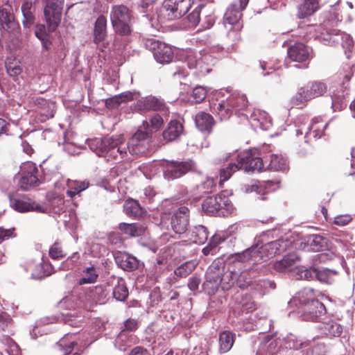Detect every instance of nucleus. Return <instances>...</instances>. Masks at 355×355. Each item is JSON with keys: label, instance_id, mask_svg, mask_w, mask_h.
I'll return each mask as SVG.
<instances>
[{"label": "nucleus", "instance_id": "4c0bfd02", "mask_svg": "<svg viewBox=\"0 0 355 355\" xmlns=\"http://www.w3.org/2000/svg\"><path fill=\"white\" fill-rule=\"evenodd\" d=\"M309 340H302L291 334L284 339V346L290 349H300L309 346Z\"/></svg>", "mask_w": 355, "mask_h": 355}, {"label": "nucleus", "instance_id": "09e8293b", "mask_svg": "<svg viewBox=\"0 0 355 355\" xmlns=\"http://www.w3.org/2000/svg\"><path fill=\"white\" fill-rule=\"evenodd\" d=\"M6 71L10 76L17 77L21 73L20 62L16 59H7L5 62Z\"/></svg>", "mask_w": 355, "mask_h": 355}, {"label": "nucleus", "instance_id": "052dcab7", "mask_svg": "<svg viewBox=\"0 0 355 355\" xmlns=\"http://www.w3.org/2000/svg\"><path fill=\"white\" fill-rule=\"evenodd\" d=\"M161 261H158L157 263L153 265L149 270L147 276L149 279L153 281H157V279L161 276L163 268L161 266Z\"/></svg>", "mask_w": 355, "mask_h": 355}, {"label": "nucleus", "instance_id": "bf43d9fd", "mask_svg": "<svg viewBox=\"0 0 355 355\" xmlns=\"http://www.w3.org/2000/svg\"><path fill=\"white\" fill-rule=\"evenodd\" d=\"M298 275L300 279L309 281L313 280L315 279V276H317V269L313 268H302L298 270Z\"/></svg>", "mask_w": 355, "mask_h": 355}, {"label": "nucleus", "instance_id": "39448f33", "mask_svg": "<svg viewBox=\"0 0 355 355\" xmlns=\"http://www.w3.org/2000/svg\"><path fill=\"white\" fill-rule=\"evenodd\" d=\"M225 272V264L220 261H214L208 268L205 281L202 284L204 291L209 295H214L221 286L222 276Z\"/></svg>", "mask_w": 355, "mask_h": 355}, {"label": "nucleus", "instance_id": "7c9ffc66", "mask_svg": "<svg viewBox=\"0 0 355 355\" xmlns=\"http://www.w3.org/2000/svg\"><path fill=\"white\" fill-rule=\"evenodd\" d=\"M107 19L105 17L101 15L98 17L94 24V41L96 44L103 42L106 35Z\"/></svg>", "mask_w": 355, "mask_h": 355}, {"label": "nucleus", "instance_id": "dca6fc26", "mask_svg": "<svg viewBox=\"0 0 355 355\" xmlns=\"http://www.w3.org/2000/svg\"><path fill=\"white\" fill-rule=\"evenodd\" d=\"M19 28V24L15 19L12 7L6 4L0 7V31L13 33Z\"/></svg>", "mask_w": 355, "mask_h": 355}, {"label": "nucleus", "instance_id": "ea45409f", "mask_svg": "<svg viewBox=\"0 0 355 355\" xmlns=\"http://www.w3.org/2000/svg\"><path fill=\"white\" fill-rule=\"evenodd\" d=\"M308 245L310 249L314 252L323 250L327 245V240L318 234H312L308 237Z\"/></svg>", "mask_w": 355, "mask_h": 355}, {"label": "nucleus", "instance_id": "6e6552de", "mask_svg": "<svg viewBox=\"0 0 355 355\" xmlns=\"http://www.w3.org/2000/svg\"><path fill=\"white\" fill-rule=\"evenodd\" d=\"M146 49L153 52L155 60L160 64H168L174 58L172 47L155 38L147 39L145 42Z\"/></svg>", "mask_w": 355, "mask_h": 355}, {"label": "nucleus", "instance_id": "cd10ccee", "mask_svg": "<svg viewBox=\"0 0 355 355\" xmlns=\"http://www.w3.org/2000/svg\"><path fill=\"white\" fill-rule=\"evenodd\" d=\"M183 132V125L178 120H171L162 132L164 140L172 141L178 139Z\"/></svg>", "mask_w": 355, "mask_h": 355}, {"label": "nucleus", "instance_id": "7ed1b4c3", "mask_svg": "<svg viewBox=\"0 0 355 355\" xmlns=\"http://www.w3.org/2000/svg\"><path fill=\"white\" fill-rule=\"evenodd\" d=\"M202 208L209 215L218 214L223 216L232 214L234 211L231 200L223 193L207 197L203 201Z\"/></svg>", "mask_w": 355, "mask_h": 355}, {"label": "nucleus", "instance_id": "6e6d98bb", "mask_svg": "<svg viewBox=\"0 0 355 355\" xmlns=\"http://www.w3.org/2000/svg\"><path fill=\"white\" fill-rule=\"evenodd\" d=\"M12 319L6 312L0 311V329L9 331L12 327Z\"/></svg>", "mask_w": 355, "mask_h": 355}, {"label": "nucleus", "instance_id": "a878e982", "mask_svg": "<svg viewBox=\"0 0 355 355\" xmlns=\"http://www.w3.org/2000/svg\"><path fill=\"white\" fill-rule=\"evenodd\" d=\"M316 295L314 289L311 288H304L300 291L291 300L290 304L302 306L315 300Z\"/></svg>", "mask_w": 355, "mask_h": 355}, {"label": "nucleus", "instance_id": "680f3d73", "mask_svg": "<svg viewBox=\"0 0 355 355\" xmlns=\"http://www.w3.org/2000/svg\"><path fill=\"white\" fill-rule=\"evenodd\" d=\"M164 120L162 117L158 114H155L150 118V123H148V129L151 130L152 133L153 130H158L162 126Z\"/></svg>", "mask_w": 355, "mask_h": 355}, {"label": "nucleus", "instance_id": "393cba45", "mask_svg": "<svg viewBox=\"0 0 355 355\" xmlns=\"http://www.w3.org/2000/svg\"><path fill=\"white\" fill-rule=\"evenodd\" d=\"M23 15L22 25L26 28H31L35 22V7L32 1H23L21 7Z\"/></svg>", "mask_w": 355, "mask_h": 355}, {"label": "nucleus", "instance_id": "72a5a7b5", "mask_svg": "<svg viewBox=\"0 0 355 355\" xmlns=\"http://www.w3.org/2000/svg\"><path fill=\"white\" fill-rule=\"evenodd\" d=\"M134 336L130 332L121 331L115 340V346L120 351H126L134 343Z\"/></svg>", "mask_w": 355, "mask_h": 355}, {"label": "nucleus", "instance_id": "b1692460", "mask_svg": "<svg viewBox=\"0 0 355 355\" xmlns=\"http://www.w3.org/2000/svg\"><path fill=\"white\" fill-rule=\"evenodd\" d=\"M265 166V168L270 171L286 172L288 170L287 159L281 155H270L266 159Z\"/></svg>", "mask_w": 355, "mask_h": 355}, {"label": "nucleus", "instance_id": "473e14b6", "mask_svg": "<svg viewBox=\"0 0 355 355\" xmlns=\"http://www.w3.org/2000/svg\"><path fill=\"white\" fill-rule=\"evenodd\" d=\"M72 334H67L62 338L57 343L56 348L58 351L62 353V355H68L72 352L77 343L71 339Z\"/></svg>", "mask_w": 355, "mask_h": 355}, {"label": "nucleus", "instance_id": "c756f323", "mask_svg": "<svg viewBox=\"0 0 355 355\" xmlns=\"http://www.w3.org/2000/svg\"><path fill=\"white\" fill-rule=\"evenodd\" d=\"M298 257L295 254H289L282 260L274 263V268L279 272H286L291 270L295 266Z\"/></svg>", "mask_w": 355, "mask_h": 355}, {"label": "nucleus", "instance_id": "3c124183", "mask_svg": "<svg viewBox=\"0 0 355 355\" xmlns=\"http://www.w3.org/2000/svg\"><path fill=\"white\" fill-rule=\"evenodd\" d=\"M128 294V290L123 281L119 282L114 287L113 296L118 301L125 300Z\"/></svg>", "mask_w": 355, "mask_h": 355}, {"label": "nucleus", "instance_id": "864d4df0", "mask_svg": "<svg viewBox=\"0 0 355 355\" xmlns=\"http://www.w3.org/2000/svg\"><path fill=\"white\" fill-rule=\"evenodd\" d=\"M236 279V286L242 289L247 288L252 282V277L248 270H243L239 274L238 273Z\"/></svg>", "mask_w": 355, "mask_h": 355}, {"label": "nucleus", "instance_id": "f8f14e48", "mask_svg": "<svg viewBox=\"0 0 355 355\" xmlns=\"http://www.w3.org/2000/svg\"><path fill=\"white\" fill-rule=\"evenodd\" d=\"M10 205L19 212L37 211L44 213L46 209L29 198L19 195H10Z\"/></svg>", "mask_w": 355, "mask_h": 355}, {"label": "nucleus", "instance_id": "5fc2aeb1", "mask_svg": "<svg viewBox=\"0 0 355 355\" xmlns=\"http://www.w3.org/2000/svg\"><path fill=\"white\" fill-rule=\"evenodd\" d=\"M207 96V92L202 87H196L193 89L190 97L192 103H199L202 102Z\"/></svg>", "mask_w": 355, "mask_h": 355}, {"label": "nucleus", "instance_id": "4be33fe9", "mask_svg": "<svg viewBox=\"0 0 355 355\" xmlns=\"http://www.w3.org/2000/svg\"><path fill=\"white\" fill-rule=\"evenodd\" d=\"M208 60V56L202 57L200 54L199 56L192 51L187 53L186 57V62L190 69H198L200 73H209V69L205 65V61Z\"/></svg>", "mask_w": 355, "mask_h": 355}, {"label": "nucleus", "instance_id": "e2e57ef3", "mask_svg": "<svg viewBox=\"0 0 355 355\" xmlns=\"http://www.w3.org/2000/svg\"><path fill=\"white\" fill-rule=\"evenodd\" d=\"M205 6L203 4L198 5L193 11L187 16L188 21L191 26H196L199 23L200 11Z\"/></svg>", "mask_w": 355, "mask_h": 355}, {"label": "nucleus", "instance_id": "f704fd0d", "mask_svg": "<svg viewBox=\"0 0 355 355\" xmlns=\"http://www.w3.org/2000/svg\"><path fill=\"white\" fill-rule=\"evenodd\" d=\"M234 342V334L230 331H224L219 335V352L226 353L233 346Z\"/></svg>", "mask_w": 355, "mask_h": 355}, {"label": "nucleus", "instance_id": "338daca9", "mask_svg": "<svg viewBox=\"0 0 355 355\" xmlns=\"http://www.w3.org/2000/svg\"><path fill=\"white\" fill-rule=\"evenodd\" d=\"M15 228L6 229L0 227V242L16 236Z\"/></svg>", "mask_w": 355, "mask_h": 355}, {"label": "nucleus", "instance_id": "58836bf2", "mask_svg": "<svg viewBox=\"0 0 355 355\" xmlns=\"http://www.w3.org/2000/svg\"><path fill=\"white\" fill-rule=\"evenodd\" d=\"M110 145L108 138L103 139L100 138H94L88 140V146L89 148L96 153L99 157H103L105 155L104 150L106 149V146Z\"/></svg>", "mask_w": 355, "mask_h": 355}, {"label": "nucleus", "instance_id": "9b49d317", "mask_svg": "<svg viewBox=\"0 0 355 355\" xmlns=\"http://www.w3.org/2000/svg\"><path fill=\"white\" fill-rule=\"evenodd\" d=\"M239 162L241 169L247 172H259L265 169V161L260 157L257 149H251L243 153Z\"/></svg>", "mask_w": 355, "mask_h": 355}, {"label": "nucleus", "instance_id": "f257e3e1", "mask_svg": "<svg viewBox=\"0 0 355 355\" xmlns=\"http://www.w3.org/2000/svg\"><path fill=\"white\" fill-rule=\"evenodd\" d=\"M291 245V241L287 239H279L266 244L258 242L243 252L237 254L236 260L239 262H250L252 265L259 264L284 252Z\"/></svg>", "mask_w": 355, "mask_h": 355}, {"label": "nucleus", "instance_id": "f3484780", "mask_svg": "<svg viewBox=\"0 0 355 355\" xmlns=\"http://www.w3.org/2000/svg\"><path fill=\"white\" fill-rule=\"evenodd\" d=\"M164 108L165 103L164 101L153 96L139 99L131 105V110L137 112L148 110H163Z\"/></svg>", "mask_w": 355, "mask_h": 355}, {"label": "nucleus", "instance_id": "e433bc0d", "mask_svg": "<svg viewBox=\"0 0 355 355\" xmlns=\"http://www.w3.org/2000/svg\"><path fill=\"white\" fill-rule=\"evenodd\" d=\"M278 343L268 336L265 338L257 355H274L278 351Z\"/></svg>", "mask_w": 355, "mask_h": 355}, {"label": "nucleus", "instance_id": "9d476101", "mask_svg": "<svg viewBox=\"0 0 355 355\" xmlns=\"http://www.w3.org/2000/svg\"><path fill=\"white\" fill-rule=\"evenodd\" d=\"M191 6V0H166L162 12L168 20H174L186 14Z\"/></svg>", "mask_w": 355, "mask_h": 355}, {"label": "nucleus", "instance_id": "a19ab883", "mask_svg": "<svg viewBox=\"0 0 355 355\" xmlns=\"http://www.w3.org/2000/svg\"><path fill=\"white\" fill-rule=\"evenodd\" d=\"M250 119L259 123L261 128H267L268 124L271 122V119L268 113L259 109L254 110L250 115Z\"/></svg>", "mask_w": 355, "mask_h": 355}, {"label": "nucleus", "instance_id": "aec40b11", "mask_svg": "<svg viewBox=\"0 0 355 355\" xmlns=\"http://www.w3.org/2000/svg\"><path fill=\"white\" fill-rule=\"evenodd\" d=\"M106 297L107 293L102 286L89 287L85 293L86 308L98 303L104 304Z\"/></svg>", "mask_w": 355, "mask_h": 355}, {"label": "nucleus", "instance_id": "c9c22d12", "mask_svg": "<svg viewBox=\"0 0 355 355\" xmlns=\"http://www.w3.org/2000/svg\"><path fill=\"white\" fill-rule=\"evenodd\" d=\"M319 8V0H304L299 7L298 17L303 19L313 15Z\"/></svg>", "mask_w": 355, "mask_h": 355}, {"label": "nucleus", "instance_id": "c85d7f7f", "mask_svg": "<svg viewBox=\"0 0 355 355\" xmlns=\"http://www.w3.org/2000/svg\"><path fill=\"white\" fill-rule=\"evenodd\" d=\"M123 211L126 215L135 218L145 215V209L139 205L138 201L133 199L126 200L123 205Z\"/></svg>", "mask_w": 355, "mask_h": 355}, {"label": "nucleus", "instance_id": "0e129e2a", "mask_svg": "<svg viewBox=\"0 0 355 355\" xmlns=\"http://www.w3.org/2000/svg\"><path fill=\"white\" fill-rule=\"evenodd\" d=\"M306 94L302 92V88L299 89L297 93L291 98V104L293 106H302L306 102L310 101L309 98H305Z\"/></svg>", "mask_w": 355, "mask_h": 355}, {"label": "nucleus", "instance_id": "4d7b16f0", "mask_svg": "<svg viewBox=\"0 0 355 355\" xmlns=\"http://www.w3.org/2000/svg\"><path fill=\"white\" fill-rule=\"evenodd\" d=\"M336 274V272L335 271L327 268L322 270L317 269V276H315V279L322 282L329 283L331 280L332 277Z\"/></svg>", "mask_w": 355, "mask_h": 355}, {"label": "nucleus", "instance_id": "603ef678", "mask_svg": "<svg viewBox=\"0 0 355 355\" xmlns=\"http://www.w3.org/2000/svg\"><path fill=\"white\" fill-rule=\"evenodd\" d=\"M38 103L44 105V107H42L40 111L42 115L45 116L46 119H51L54 116L55 104L53 102L44 99H39Z\"/></svg>", "mask_w": 355, "mask_h": 355}, {"label": "nucleus", "instance_id": "c03bdc74", "mask_svg": "<svg viewBox=\"0 0 355 355\" xmlns=\"http://www.w3.org/2000/svg\"><path fill=\"white\" fill-rule=\"evenodd\" d=\"M191 236L194 243L203 244L208 239V230L203 225L196 226L192 230Z\"/></svg>", "mask_w": 355, "mask_h": 355}, {"label": "nucleus", "instance_id": "423d86ee", "mask_svg": "<svg viewBox=\"0 0 355 355\" xmlns=\"http://www.w3.org/2000/svg\"><path fill=\"white\" fill-rule=\"evenodd\" d=\"M248 105V101L245 95L234 93L219 103L216 110L221 119H227L230 116L234 110H243L246 108Z\"/></svg>", "mask_w": 355, "mask_h": 355}, {"label": "nucleus", "instance_id": "49530a36", "mask_svg": "<svg viewBox=\"0 0 355 355\" xmlns=\"http://www.w3.org/2000/svg\"><path fill=\"white\" fill-rule=\"evenodd\" d=\"M238 276V272L234 270H230L228 272H224L222 276L221 288L223 291L230 290L236 284V278Z\"/></svg>", "mask_w": 355, "mask_h": 355}, {"label": "nucleus", "instance_id": "4468645a", "mask_svg": "<svg viewBox=\"0 0 355 355\" xmlns=\"http://www.w3.org/2000/svg\"><path fill=\"white\" fill-rule=\"evenodd\" d=\"M299 313L304 320L316 321L326 313V308L323 303L316 299L309 304L299 306Z\"/></svg>", "mask_w": 355, "mask_h": 355}, {"label": "nucleus", "instance_id": "774afa93", "mask_svg": "<svg viewBox=\"0 0 355 355\" xmlns=\"http://www.w3.org/2000/svg\"><path fill=\"white\" fill-rule=\"evenodd\" d=\"M329 334L332 336H340L342 331V327L337 323L328 324L327 327Z\"/></svg>", "mask_w": 355, "mask_h": 355}, {"label": "nucleus", "instance_id": "2eb2a0df", "mask_svg": "<svg viewBox=\"0 0 355 355\" xmlns=\"http://www.w3.org/2000/svg\"><path fill=\"white\" fill-rule=\"evenodd\" d=\"M110 145L106 146L105 155L107 160L114 159L115 160H121L127 157L128 149L126 143L120 141V139L108 138Z\"/></svg>", "mask_w": 355, "mask_h": 355}, {"label": "nucleus", "instance_id": "69168bd1", "mask_svg": "<svg viewBox=\"0 0 355 355\" xmlns=\"http://www.w3.org/2000/svg\"><path fill=\"white\" fill-rule=\"evenodd\" d=\"M215 187L216 183L214 180L209 178H207L200 186H198L199 189H200L203 193L211 192Z\"/></svg>", "mask_w": 355, "mask_h": 355}, {"label": "nucleus", "instance_id": "a211bd4d", "mask_svg": "<svg viewBox=\"0 0 355 355\" xmlns=\"http://www.w3.org/2000/svg\"><path fill=\"white\" fill-rule=\"evenodd\" d=\"M288 58L293 62H305L311 57L312 49L298 42L291 46L287 51Z\"/></svg>", "mask_w": 355, "mask_h": 355}, {"label": "nucleus", "instance_id": "2f4dec72", "mask_svg": "<svg viewBox=\"0 0 355 355\" xmlns=\"http://www.w3.org/2000/svg\"><path fill=\"white\" fill-rule=\"evenodd\" d=\"M119 230L123 234L132 237L141 236L145 231V228L140 224L125 223H120Z\"/></svg>", "mask_w": 355, "mask_h": 355}, {"label": "nucleus", "instance_id": "5701e85b", "mask_svg": "<svg viewBox=\"0 0 355 355\" xmlns=\"http://www.w3.org/2000/svg\"><path fill=\"white\" fill-rule=\"evenodd\" d=\"M302 88V92L306 94L305 98L309 100L322 96L327 90V85L320 81L309 83Z\"/></svg>", "mask_w": 355, "mask_h": 355}, {"label": "nucleus", "instance_id": "f03ea898", "mask_svg": "<svg viewBox=\"0 0 355 355\" xmlns=\"http://www.w3.org/2000/svg\"><path fill=\"white\" fill-rule=\"evenodd\" d=\"M151 130L148 129V122L144 121L142 126L132 136L126 144L127 149L131 155L144 153L150 146Z\"/></svg>", "mask_w": 355, "mask_h": 355}, {"label": "nucleus", "instance_id": "13d9d810", "mask_svg": "<svg viewBox=\"0 0 355 355\" xmlns=\"http://www.w3.org/2000/svg\"><path fill=\"white\" fill-rule=\"evenodd\" d=\"M49 256L53 259H59L65 257V253L58 242H55L50 248L49 252Z\"/></svg>", "mask_w": 355, "mask_h": 355}, {"label": "nucleus", "instance_id": "20e7f679", "mask_svg": "<svg viewBox=\"0 0 355 355\" xmlns=\"http://www.w3.org/2000/svg\"><path fill=\"white\" fill-rule=\"evenodd\" d=\"M131 19V12L126 6L119 5L112 7L110 19L116 33L120 35H128L130 34Z\"/></svg>", "mask_w": 355, "mask_h": 355}, {"label": "nucleus", "instance_id": "6ab92c4d", "mask_svg": "<svg viewBox=\"0 0 355 355\" xmlns=\"http://www.w3.org/2000/svg\"><path fill=\"white\" fill-rule=\"evenodd\" d=\"M192 165L188 162H171L167 164L164 171L166 179L178 178L191 169Z\"/></svg>", "mask_w": 355, "mask_h": 355}, {"label": "nucleus", "instance_id": "bb28decb", "mask_svg": "<svg viewBox=\"0 0 355 355\" xmlns=\"http://www.w3.org/2000/svg\"><path fill=\"white\" fill-rule=\"evenodd\" d=\"M116 264L123 270L133 271L137 269L139 261L132 255L126 253H118L115 257Z\"/></svg>", "mask_w": 355, "mask_h": 355}, {"label": "nucleus", "instance_id": "79ce46f5", "mask_svg": "<svg viewBox=\"0 0 355 355\" xmlns=\"http://www.w3.org/2000/svg\"><path fill=\"white\" fill-rule=\"evenodd\" d=\"M225 241L223 236L220 234H214L208 245L202 249V253L204 255L207 256L209 254H214L216 252V248L218 245Z\"/></svg>", "mask_w": 355, "mask_h": 355}, {"label": "nucleus", "instance_id": "0eeeda50", "mask_svg": "<svg viewBox=\"0 0 355 355\" xmlns=\"http://www.w3.org/2000/svg\"><path fill=\"white\" fill-rule=\"evenodd\" d=\"M38 173V168L34 163L27 162L22 164L17 175L18 184L20 188L23 190H28L38 186L40 184Z\"/></svg>", "mask_w": 355, "mask_h": 355}, {"label": "nucleus", "instance_id": "de8ad7c7", "mask_svg": "<svg viewBox=\"0 0 355 355\" xmlns=\"http://www.w3.org/2000/svg\"><path fill=\"white\" fill-rule=\"evenodd\" d=\"M241 169L239 162L236 164L230 163L226 167L220 169V185L221 186L225 181L229 180L232 174Z\"/></svg>", "mask_w": 355, "mask_h": 355}, {"label": "nucleus", "instance_id": "37998d69", "mask_svg": "<svg viewBox=\"0 0 355 355\" xmlns=\"http://www.w3.org/2000/svg\"><path fill=\"white\" fill-rule=\"evenodd\" d=\"M98 274L93 266L88 267L83 270V277L78 280L79 285L93 284L97 281Z\"/></svg>", "mask_w": 355, "mask_h": 355}, {"label": "nucleus", "instance_id": "8fccbe9b", "mask_svg": "<svg viewBox=\"0 0 355 355\" xmlns=\"http://www.w3.org/2000/svg\"><path fill=\"white\" fill-rule=\"evenodd\" d=\"M196 267L195 261H187L178 267L174 272L179 277H186L195 270Z\"/></svg>", "mask_w": 355, "mask_h": 355}, {"label": "nucleus", "instance_id": "a18cd8bd", "mask_svg": "<svg viewBox=\"0 0 355 355\" xmlns=\"http://www.w3.org/2000/svg\"><path fill=\"white\" fill-rule=\"evenodd\" d=\"M67 185L69 189L67 192V194L69 197L73 198L76 194H78L81 191L86 189L89 186V183L85 181L79 182L76 180H70L68 182Z\"/></svg>", "mask_w": 355, "mask_h": 355}, {"label": "nucleus", "instance_id": "412c9836", "mask_svg": "<svg viewBox=\"0 0 355 355\" xmlns=\"http://www.w3.org/2000/svg\"><path fill=\"white\" fill-rule=\"evenodd\" d=\"M195 123L200 132L209 134L215 125V121L211 114L200 112L195 116Z\"/></svg>", "mask_w": 355, "mask_h": 355}, {"label": "nucleus", "instance_id": "1a4fd4ad", "mask_svg": "<svg viewBox=\"0 0 355 355\" xmlns=\"http://www.w3.org/2000/svg\"><path fill=\"white\" fill-rule=\"evenodd\" d=\"M64 0H46L44 9L49 31H54L61 21Z\"/></svg>", "mask_w": 355, "mask_h": 355}, {"label": "nucleus", "instance_id": "ddd939ff", "mask_svg": "<svg viewBox=\"0 0 355 355\" xmlns=\"http://www.w3.org/2000/svg\"><path fill=\"white\" fill-rule=\"evenodd\" d=\"M189 225V209L184 206L174 211L171 218V226L177 234H184Z\"/></svg>", "mask_w": 355, "mask_h": 355}]
</instances>
